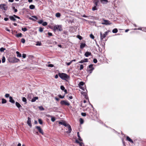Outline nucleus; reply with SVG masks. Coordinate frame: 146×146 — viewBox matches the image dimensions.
I'll return each instance as SVG.
<instances>
[{"label": "nucleus", "mask_w": 146, "mask_h": 146, "mask_svg": "<svg viewBox=\"0 0 146 146\" xmlns=\"http://www.w3.org/2000/svg\"><path fill=\"white\" fill-rule=\"evenodd\" d=\"M58 75L61 79L66 80L69 78V77L67 74L64 73H59Z\"/></svg>", "instance_id": "1"}, {"label": "nucleus", "mask_w": 146, "mask_h": 146, "mask_svg": "<svg viewBox=\"0 0 146 146\" xmlns=\"http://www.w3.org/2000/svg\"><path fill=\"white\" fill-rule=\"evenodd\" d=\"M54 29L55 30H58L60 31L62 30V26L61 25H55L54 27Z\"/></svg>", "instance_id": "2"}, {"label": "nucleus", "mask_w": 146, "mask_h": 146, "mask_svg": "<svg viewBox=\"0 0 146 146\" xmlns=\"http://www.w3.org/2000/svg\"><path fill=\"white\" fill-rule=\"evenodd\" d=\"M93 65L92 64L88 66V68H87V71L91 74L92 73L93 70L94 69V68L93 67Z\"/></svg>", "instance_id": "3"}, {"label": "nucleus", "mask_w": 146, "mask_h": 146, "mask_svg": "<svg viewBox=\"0 0 146 146\" xmlns=\"http://www.w3.org/2000/svg\"><path fill=\"white\" fill-rule=\"evenodd\" d=\"M108 33V32L106 31L104 33L103 35L101 32L100 33V38L101 40H102L107 35Z\"/></svg>", "instance_id": "4"}, {"label": "nucleus", "mask_w": 146, "mask_h": 146, "mask_svg": "<svg viewBox=\"0 0 146 146\" xmlns=\"http://www.w3.org/2000/svg\"><path fill=\"white\" fill-rule=\"evenodd\" d=\"M103 21L104 22H102V25H110L112 24V23L110 22L109 20H105V19H104Z\"/></svg>", "instance_id": "5"}, {"label": "nucleus", "mask_w": 146, "mask_h": 146, "mask_svg": "<svg viewBox=\"0 0 146 146\" xmlns=\"http://www.w3.org/2000/svg\"><path fill=\"white\" fill-rule=\"evenodd\" d=\"M60 104L62 105H65L67 106H69L70 104L68 101L66 100H62L61 101Z\"/></svg>", "instance_id": "6"}, {"label": "nucleus", "mask_w": 146, "mask_h": 146, "mask_svg": "<svg viewBox=\"0 0 146 146\" xmlns=\"http://www.w3.org/2000/svg\"><path fill=\"white\" fill-rule=\"evenodd\" d=\"M0 8L2 10L6 11L8 7L5 4H1L0 5Z\"/></svg>", "instance_id": "7"}, {"label": "nucleus", "mask_w": 146, "mask_h": 146, "mask_svg": "<svg viewBox=\"0 0 146 146\" xmlns=\"http://www.w3.org/2000/svg\"><path fill=\"white\" fill-rule=\"evenodd\" d=\"M19 61H20L19 59H17L15 57L10 62L12 63H15Z\"/></svg>", "instance_id": "8"}, {"label": "nucleus", "mask_w": 146, "mask_h": 146, "mask_svg": "<svg viewBox=\"0 0 146 146\" xmlns=\"http://www.w3.org/2000/svg\"><path fill=\"white\" fill-rule=\"evenodd\" d=\"M59 124L62 125H63L65 127H67L68 124L66 123L65 121H59Z\"/></svg>", "instance_id": "9"}, {"label": "nucleus", "mask_w": 146, "mask_h": 146, "mask_svg": "<svg viewBox=\"0 0 146 146\" xmlns=\"http://www.w3.org/2000/svg\"><path fill=\"white\" fill-rule=\"evenodd\" d=\"M36 128L38 130L40 133H41L42 134H43V130L40 127L38 126H36Z\"/></svg>", "instance_id": "10"}, {"label": "nucleus", "mask_w": 146, "mask_h": 146, "mask_svg": "<svg viewBox=\"0 0 146 146\" xmlns=\"http://www.w3.org/2000/svg\"><path fill=\"white\" fill-rule=\"evenodd\" d=\"M67 127L68 128V131H67L66 132L67 133H70L72 131V129L71 126L69 124H68Z\"/></svg>", "instance_id": "11"}, {"label": "nucleus", "mask_w": 146, "mask_h": 146, "mask_svg": "<svg viewBox=\"0 0 146 146\" xmlns=\"http://www.w3.org/2000/svg\"><path fill=\"white\" fill-rule=\"evenodd\" d=\"M27 123L30 127H31L32 125L31 124V118L30 117H28V118Z\"/></svg>", "instance_id": "12"}, {"label": "nucleus", "mask_w": 146, "mask_h": 146, "mask_svg": "<svg viewBox=\"0 0 146 146\" xmlns=\"http://www.w3.org/2000/svg\"><path fill=\"white\" fill-rule=\"evenodd\" d=\"M91 53L90 52H86L84 54V55L86 57H88L89 56L91 55Z\"/></svg>", "instance_id": "13"}, {"label": "nucleus", "mask_w": 146, "mask_h": 146, "mask_svg": "<svg viewBox=\"0 0 146 146\" xmlns=\"http://www.w3.org/2000/svg\"><path fill=\"white\" fill-rule=\"evenodd\" d=\"M126 140H127L128 141H129L130 142L132 143H133V140L128 136H127L126 137Z\"/></svg>", "instance_id": "14"}, {"label": "nucleus", "mask_w": 146, "mask_h": 146, "mask_svg": "<svg viewBox=\"0 0 146 146\" xmlns=\"http://www.w3.org/2000/svg\"><path fill=\"white\" fill-rule=\"evenodd\" d=\"M9 102H11L12 103H14L15 102V101L13 100V98L11 96L9 97Z\"/></svg>", "instance_id": "15"}, {"label": "nucleus", "mask_w": 146, "mask_h": 146, "mask_svg": "<svg viewBox=\"0 0 146 146\" xmlns=\"http://www.w3.org/2000/svg\"><path fill=\"white\" fill-rule=\"evenodd\" d=\"M86 46V44L85 43H82L81 44L80 48L81 49H83Z\"/></svg>", "instance_id": "16"}, {"label": "nucleus", "mask_w": 146, "mask_h": 146, "mask_svg": "<svg viewBox=\"0 0 146 146\" xmlns=\"http://www.w3.org/2000/svg\"><path fill=\"white\" fill-rule=\"evenodd\" d=\"M38 99V97H34L32 100L31 102H34L36 101V100H37Z\"/></svg>", "instance_id": "17"}, {"label": "nucleus", "mask_w": 146, "mask_h": 146, "mask_svg": "<svg viewBox=\"0 0 146 146\" xmlns=\"http://www.w3.org/2000/svg\"><path fill=\"white\" fill-rule=\"evenodd\" d=\"M15 104H16V106L19 108L20 107H22V106H21V105L19 103H18L17 102H16Z\"/></svg>", "instance_id": "18"}, {"label": "nucleus", "mask_w": 146, "mask_h": 146, "mask_svg": "<svg viewBox=\"0 0 146 146\" xmlns=\"http://www.w3.org/2000/svg\"><path fill=\"white\" fill-rule=\"evenodd\" d=\"M52 109L53 110V111L54 112H57L58 108L56 107H53Z\"/></svg>", "instance_id": "19"}, {"label": "nucleus", "mask_w": 146, "mask_h": 146, "mask_svg": "<svg viewBox=\"0 0 146 146\" xmlns=\"http://www.w3.org/2000/svg\"><path fill=\"white\" fill-rule=\"evenodd\" d=\"M101 2L103 4H106L107 3L108 1L107 0H100Z\"/></svg>", "instance_id": "20"}, {"label": "nucleus", "mask_w": 146, "mask_h": 146, "mask_svg": "<svg viewBox=\"0 0 146 146\" xmlns=\"http://www.w3.org/2000/svg\"><path fill=\"white\" fill-rule=\"evenodd\" d=\"M16 53L17 57H20L21 56V54L18 51H17L16 52Z\"/></svg>", "instance_id": "21"}, {"label": "nucleus", "mask_w": 146, "mask_h": 146, "mask_svg": "<svg viewBox=\"0 0 146 146\" xmlns=\"http://www.w3.org/2000/svg\"><path fill=\"white\" fill-rule=\"evenodd\" d=\"M9 18L11 20L13 21H15L16 20L15 18L13 16H10L9 17Z\"/></svg>", "instance_id": "22"}, {"label": "nucleus", "mask_w": 146, "mask_h": 146, "mask_svg": "<svg viewBox=\"0 0 146 146\" xmlns=\"http://www.w3.org/2000/svg\"><path fill=\"white\" fill-rule=\"evenodd\" d=\"M22 35V34L21 33H18L15 35V36L17 37H21Z\"/></svg>", "instance_id": "23"}, {"label": "nucleus", "mask_w": 146, "mask_h": 146, "mask_svg": "<svg viewBox=\"0 0 146 146\" xmlns=\"http://www.w3.org/2000/svg\"><path fill=\"white\" fill-rule=\"evenodd\" d=\"M77 136H78V139L80 141H82V139L81 138V137H80V134H79V132H77Z\"/></svg>", "instance_id": "24"}, {"label": "nucleus", "mask_w": 146, "mask_h": 146, "mask_svg": "<svg viewBox=\"0 0 146 146\" xmlns=\"http://www.w3.org/2000/svg\"><path fill=\"white\" fill-rule=\"evenodd\" d=\"M29 7L30 9H33L35 8V6L33 5H31L29 6Z\"/></svg>", "instance_id": "25"}, {"label": "nucleus", "mask_w": 146, "mask_h": 146, "mask_svg": "<svg viewBox=\"0 0 146 146\" xmlns=\"http://www.w3.org/2000/svg\"><path fill=\"white\" fill-rule=\"evenodd\" d=\"M7 102V101L6 100L3 98L2 99V103L3 104H5Z\"/></svg>", "instance_id": "26"}, {"label": "nucleus", "mask_w": 146, "mask_h": 146, "mask_svg": "<svg viewBox=\"0 0 146 146\" xmlns=\"http://www.w3.org/2000/svg\"><path fill=\"white\" fill-rule=\"evenodd\" d=\"M118 30L117 29H115L113 30L112 32L113 33H116L117 32Z\"/></svg>", "instance_id": "27"}, {"label": "nucleus", "mask_w": 146, "mask_h": 146, "mask_svg": "<svg viewBox=\"0 0 146 146\" xmlns=\"http://www.w3.org/2000/svg\"><path fill=\"white\" fill-rule=\"evenodd\" d=\"M56 16L57 17H59L60 16V14L59 13H56Z\"/></svg>", "instance_id": "28"}, {"label": "nucleus", "mask_w": 146, "mask_h": 146, "mask_svg": "<svg viewBox=\"0 0 146 146\" xmlns=\"http://www.w3.org/2000/svg\"><path fill=\"white\" fill-rule=\"evenodd\" d=\"M21 30L23 31L24 32H25L27 30V29L26 27L22 28Z\"/></svg>", "instance_id": "29"}, {"label": "nucleus", "mask_w": 146, "mask_h": 146, "mask_svg": "<svg viewBox=\"0 0 146 146\" xmlns=\"http://www.w3.org/2000/svg\"><path fill=\"white\" fill-rule=\"evenodd\" d=\"M51 117V120L52 122H54L55 120V118L54 117H52V116H50Z\"/></svg>", "instance_id": "30"}, {"label": "nucleus", "mask_w": 146, "mask_h": 146, "mask_svg": "<svg viewBox=\"0 0 146 146\" xmlns=\"http://www.w3.org/2000/svg\"><path fill=\"white\" fill-rule=\"evenodd\" d=\"M5 50V48H4L3 47H1L0 48V51L1 52H3L4 50Z\"/></svg>", "instance_id": "31"}, {"label": "nucleus", "mask_w": 146, "mask_h": 146, "mask_svg": "<svg viewBox=\"0 0 146 146\" xmlns=\"http://www.w3.org/2000/svg\"><path fill=\"white\" fill-rule=\"evenodd\" d=\"M81 94L82 95H83L84 96H86V92H81Z\"/></svg>", "instance_id": "32"}, {"label": "nucleus", "mask_w": 146, "mask_h": 146, "mask_svg": "<svg viewBox=\"0 0 146 146\" xmlns=\"http://www.w3.org/2000/svg\"><path fill=\"white\" fill-rule=\"evenodd\" d=\"M2 60V63H4L5 62V58L4 56L3 57Z\"/></svg>", "instance_id": "33"}, {"label": "nucleus", "mask_w": 146, "mask_h": 146, "mask_svg": "<svg viewBox=\"0 0 146 146\" xmlns=\"http://www.w3.org/2000/svg\"><path fill=\"white\" fill-rule=\"evenodd\" d=\"M39 109L41 110L42 111L44 110V108L42 106H40L39 107Z\"/></svg>", "instance_id": "34"}, {"label": "nucleus", "mask_w": 146, "mask_h": 146, "mask_svg": "<svg viewBox=\"0 0 146 146\" xmlns=\"http://www.w3.org/2000/svg\"><path fill=\"white\" fill-rule=\"evenodd\" d=\"M80 124H82L84 122V120L82 118H80Z\"/></svg>", "instance_id": "35"}, {"label": "nucleus", "mask_w": 146, "mask_h": 146, "mask_svg": "<svg viewBox=\"0 0 146 146\" xmlns=\"http://www.w3.org/2000/svg\"><path fill=\"white\" fill-rule=\"evenodd\" d=\"M21 42L23 43H24L25 42V39L22 38L21 40Z\"/></svg>", "instance_id": "36"}, {"label": "nucleus", "mask_w": 146, "mask_h": 146, "mask_svg": "<svg viewBox=\"0 0 146 146\" xmlns=\"http://www.w3.org/2000/svg\"><path fill=\"white\" fill-rule=\"evenodd\" d=\"M22 101L24 102L27 103V99L25 97H23L22 98Z\"/></svg>", "instance_id": "37"}, {"label": "nucleus", "mask_w": 146, "mask_h": 146, "mask_svg": "<svg viewBox=\"0 0 146 146\" xmlns=\"http://www.w3.org/2000/svg\"><path fill=\"white\" fill-rule=\"evenodd\" d=\"M38 121L39 123L40 124H42V120L41 119H38Z\"/></svg>", "instance_id": "38"}, {"label": "nucleus", "mask_w": 146, "mask_h": 146, "mask_svg": "<svg viewBox=\"0 0 146 146\" xmlns=\"http://www.w3.org/2000/svg\"><path fill=\"white\" fill-rule=\"evenodd\" d=\"M73 61V60H71L70 62H66V64L68 66L70 65L72 63V62Z\"/></svg>", "instance_id": "39"}, {"label": "nucleus", "mask_w": 146, "mask_h": 146, "mask_svg": "<svg viewBox=\"0 0 146 146\" xmlns=\"http://www.w3.org/2000/svg\"><path fill=\"white\" fill-rule=\"evenodd\" d=\"M84 84V83L83 82H80L79 83V85L80 86H83Z\"/></svg>", "instance_id": "40"}, {"label": "nucleus", "mask_w": 146, "mask_h": 146, "mask_svg": "<svg viewBox=\"0 0 146 146\" xmlns=\"http://www.w3.org/2000/svg\"><path fill=\"white\" fill-rule=\"evenodd\" d=\"M60 88L62 90H65V88L63 86H61Z\"/></svg>", "instance_id": "41"}, {"label": "nucleus", "mask_w": 146, "mask_h": 146, "mask_svg": "<svg viewBox=\"0 0 146 146\" xmlns=\"http://www.w3.org/2000/svg\"><path fill=\"white\" fill-rule=\"evenodd\" d=\"M47 24V23L46 22H44L42 23V25L44 26H46Z\"/></svg>", "instance_id": "42"}, {"label": "nucleus", "mask_w": 146, "mask_h": 146, "mask_svg": "<svg viewBox=\"0 0 146 146\" xmlns=\"http://www.w3.org/2000/svg\"><path fill=\"white\" fill-rule=\"evenodd\" d=\"M83 68H84V66H83V65L81 64L80 65V70H82Z\"/></svg>", "instance_id": "43"}, {"label": "nucleus", "mask_w": 146, "mask_h": 146, "mask_svg": "<svg viewBox=\"0 0 146 146\" xmlns=\"http://www.w3.org/2000/svg\"><path fill=\"white\" fill-rule=\"evenodd\" d=\"M39 30L40 32H42L43 31V29L42 28L40 27L39 28Z\"/></svg>", "instance_id": "44"}, {"label": "nucleus", "mask_w": 146, "mask_h": 146, "mask_svg": "<svg viewBox=\"0 0 146 146\" xmlns=\"http://www.w3.org/2000/svg\"><path fill=\"white\" fill-rule=\"evenodd\" d=\"M58 96L60 98L63 99L64 98V96H62L61 95H59Z\"/></svg>", "instance_id": "45"}, {"label": "nucleus", "mask_w": 146, "mask_h": 146, "mask_svg": "<svg viewBox=\"0 0 146 146\" xmlns=\"http://www.w3.org/2000/svg\"><path fill=\"white\" fill-rule=\"evenodd\" d=\"M90 37L93 39H94V36L92 34H91L90 35Z\"/></svg>", "instance_id": "46"}, {"label": "nucleus", "mask_w": 146, "mask_h": 146, "mask_svg": "<svg viewBox=\"0 0 146 146\" xmlns=\"http://www.w3.org/2000/svg\"><path fill=\"white\" fill-rule=\"evenodd\" d=\"M5 96L6 98H7L8 97L9 98V94H5Z\"/></svg>", "instance_id": "47"}, {"label": "nucleus", "mask_w": 146, "mask_h": 146, "mask_svg": "<svg viewBox=\"0 0 146 146\" xmlns=\"http://www.w3.org/2000/svg\"><path fill=\"white\" fill-rule=\"evenodd\" d=\"M86 113H82L81 115L83 116H86Z\"/></svg>", "instance_id": "48"}, {"label": "nucleus", "mask_w": 146, "mask_h": 146, "mask_svg": "<svg viewBox=\"0 0 146 146\" xmlns=\"http://www.w3.org/2000/svg\"><path fill=\"white\" fill-rule=\"evenodd\" d=\"M97 9L96 8V6H95L94 7H93L92 8V10L93 11H95L97 10Z\"/></svg>", "instance_id": "49"}, {"label": "nucleus", "mask_w": 146, "mask_h": 146, "mask_svg": "<svg viewBox=\"0 0 146 146\" xmlns=\"http://www.w3.org/2000/svg\"><path fill=\"white\" fill-rule=\"evenodd\" d=\"M97 61H98L95 58V59H94L93 62L94 63H96L97 62Z\"/></svg>", "instance_id": "50"}, {"label": "nucleus", "mask_w": 146, "mask_h": 146, "mask_svg": "<svg viewBox=\"0 0 146 146\" xmlns=\"http://www.w3.org/2000/svg\"><path fill=\"white\" fill-rule=\"evenodd\" d=\"M43 21L42 20H40L38 22V23L40 24H42L43 23Z\"/></svg>", "instance_id": "51"}, {"label": "nucleus", "mask_w": 146, "mask_h": 146, "mask_svg": "<svg viewBox=\"0 0 146 146\" xmlns=\"http://www.w3.org/2000/svg\"><path fill=\"white\" fill-rule=\"evenodd\" d=\"M134 29V30L137 29V30H141V31H144V29H142L141 28H138V29Z\"/></svg>", "instance_id": "52"}, {"label": "nucleus", "mask_w": 146, "mask_h": 146, "mask_svg": "<svg viewBox=\"0 0 146 146\" xmlns=\"http://www.w3.org/2000/svg\"><path fill=\"white\" fill-rule=\"evenodd\" d=\"M26 55L25 54H23L22 55V57L23 58H25L26 57Z\"/></svg>", "instance_id": "53"}, {"label": "nucleus", "mask_w": 146, "mask_h": 146, "mask_svg": "<svg viewBox=\"0 0 146 146\" xmlns=\"http://www.w3.org/2000/svg\"><path fill=\"white\" fill-rule=\"evenodd\" d=\"M48 66L49 67H52L54 66V65L52 64H49L48 65Z\"/></svg>", "instance_id": "54"}, {"label": "nucleus", "mask_w": 146, "mask_h": 146, "mask_svg": "<svg viewBox=\"0 0 146 146\" xmlns=\"http://www.w3.org/2000/svg\"><path fill=\"white\" fill-rule=\"evenodd\" d=\"M48 35L49 36H52V33H50V32H48Z\"/></svg>", "instance_id": "55"}, {"label": "nucleus", "mask_w": 146, "mask_h": 146, "mask_svg": "<svg viewBox=\"0 0 146 146\" xmlns=\"http://www.w3.org/2000/svg\"><path fill=\"white\" fill-rule=\"evenodd\" d=\"M84 60V62H87L88 61V59L87 58H85Z\"/></svg>", "instance_id": "56"}, {"label": "nucleus", "mask_w": 146, "mask_h": 146, "mask_svg": "<svg viewBox=\"0 0 146 146\" xmlns=\"http://www.w3.org/2000/svg\"><path fill=\"white\" fill-rule=\"evenodd\" d=\"M84 62V60H81V61H79V63H83Z\"/></svg>", "instance_id": "57"}, {"label": "nucleus", "mask_w": 146, "mask_h": 146, "mask_svg": "<svg viewBox=\"0 0 146 146\" xmlns=\"http://www.w3.org/2000/svg\"><path fill=\"white\" fill-rule=\"evenodd\" d=\"M78 38L80 39V40H81L82 38L81 36H78Z\"/></svg>", "instance_id": "58"}, {"label": "nucleus", "mask_w": 146, "mask_h": 146, "mask_svg": "<svg viewBox=\"0 0 146 146\" xmlns=\"http://www.w3.org/2000/svg\"><path fill=\"white\" fill-rule=\"evenodd\" d=\"M32 17L34 18H35V19H36V20H37L38 19V18L36 16H32Z\"/></svg>", "instance_id": "59"}, {"label": "nucleus", "mask_w": 146, "mask_h": 146, "mask_svg": "<svg viewBox=\"0 0 146 146\" xmlns=\"http://www.w3.org/2000/svg\"><path fill=\"white\" fill-rule=\"evenodd\" d=\"M73 98L72 97V96H70L68 97V99H72Z\"/></svg>", "instance_id": "60"}, {"label": "nucleus", "mask_w": 146, "mask_h": 146, "mask_svg": "<svg viewBox=\"0 0 146 146\" xmlns=\"http://www.w3.org/2000/svg\"><path fill=\"white\" fill-rule=\"evenodd\" d=\"M4 20L5 21H8L9 20V19L5 17L4 18Z\"/></svg>", "instance_id": "61"}, {"label": "nucleus", "mask_w": 146, "mask_h": 146, "mask_svg": "<svg viewBox=\"0 0 146 146\" xmlns=\"http://www.w3.org/2000/svg\"><path fill=\"white\" fill-rule=\"evenodd\" d=\"M29 19L31 20H32V21H35V20L34 19H33V18H31V17H29Z\"/></svg>", "instance_id": "62"}, {"label": "nucleus", "mask_w": 146, "mask_h": 146, "mask_svg": "<svg viewBox=\"0 0 146 146\" xmlns=\"http://www.w3.org/2000/svg\"><path fill=\"white\" fill-rule=\"evenodd\" d=\"M55 99L57 101H58L59 100V99L56 97H55Z\"/></svg>", "instance_id": "63"}, {"label": "nucleus", "mask_w": 146, "mask_h": 146, "mask_svg": "<svg viewBox=\"0 0 146 146\" xmlns=\"http://www.w3.org/2000/svg\"><path fill=\"white\" fill-rule=\"evenodd\" d=\"M75 141L76 143H80V142L77 139Z\"/></svg>", "instance_id": "64"}]
</instances>
